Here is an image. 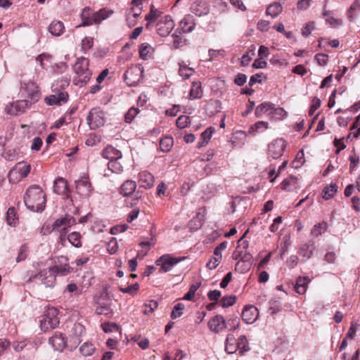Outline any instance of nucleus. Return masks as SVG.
I'll list each match as a JSON object with an SVG mask.
<instances>
[{"label": "nucleus", "mask_w": 360, "mask_h": 360, "mask_svg": "<svg viewBox=\"0 0 360 360\" xmlns=\"http://www.w3.org/2000/svg\"><path fill=\"white\" fill-rule=\"evenodd\" d=\"M72 271L68 258L61 256L57 258L56 264L37 273L32 274L30 280L38 281L46 288H53L56 283L57 276H65Z\"/></svg>", "instance_id": "1"}, {"label": "nucleus", "mask_w": 360, "mask_h": 360, "mask_svg": "<svg viewBox=\"0 0 360 360\" xmlns=\"http://www.w3.org/2000/svg\"><path fill=\"white\" fill-rule=\"evenodd\" d=\"M24 202L30 210L41 212L46 206V195L39 186L33 185L27 188L24 196Z\"/></svg>", "instance_id": "2"}, {"label": "nucleus", "mask_w": 360, "mask_h": 360, "mask_svg": "<svg viewBox=\"0 0 360 360\" xmlns=\"http://www.w3.org/2000/svg\"><path fill=\"white\" fill-rule=\"evenodd\" d=\"M89 61L84 57H80L77 59L74 65V72L75 77L73 79V83L78 86H83L90 80L92 72L89 68Z\"/></svg>", "instance_id": "3"}, {"label": "nucleus", "mask_w": 360, "mask_h": 360, "mask_svg": "<svg viewBox=\"0 0 360 360\" xmlns=\"http://www.w3.org/2000/svg\"><path fill=\"white\" fill-rule=\"evenodd\" d=\"M59 324L58 310L54 307L49 308L40 320L41 329L46 332L55 328Z\"/></svg>", "instance_id": "4"}, {"label": "nucleus", "mask_w": 360, "mask_h": 360, "mask_svg": "<svg viewBox=\"0 0 360 360\" xmlns=\"http://www.w3.org/2000/svg\"><path fill=\"white\" fill-rule=\"evenodd\" d=\"M20 91L22 95L27 96V100H29V103L31 105L36 103L40 96L38 86L34 82L31 81L22 82Z\"/></svg>", "instance_id": "5"}, {"label": "nucleus", "mask_w": 360, "mask_h": 360, "mask_svg": "<svg viewBox=\"0 0 360 360\" xmlns=\"http://www.w3.org/2000/svg\"><path fill=\"white\" fill-rule=\"evenodd\" d=\"M143 68L140 66H132L129 68L124 75L126 83L131 86H136L142 79Z\"/></svg>", "instance_id": "6"}, {"label": "nucleus", "mask_w": 360, "mask_h": 360, "mask_svg": "<svg viewBox=\"0 0 360 360\" xmlns=\"http://www.w3.org/2000/svg\"><path fill=\"white\" fill-rule=\"evenodd\" d=\"M105 122V113L100 108H93L87 117V122L91 129H96L103 126Z\"/></svg>", "instance_id": "7"}, {"label": "nucleus", "mask_w": 360, "mask_h": 360, "mask_svg": "<svg viewBox=\"0 0 360 360\" xmlns=\"http://www.w3.org/2000/svg\"><path fill=\"white\" fill-rule=\"evenodd\" d=\"M183 259L184 258L182 257H173L169 255H165L155 261V264L161 266V271L167 272L171 271L175 265Z\"/></svg>", "instance_id": "8"}, {"label": "nucleus", "mask_w": 360, "mask_h": 360, "mask_svg": "<svg viewBox=\"0 0 360 360\" xmlns=\"http://www.w3.org/2000/svg\"><path fill=\"white\" fill-rule=\"evenodd\" d=\"M175 26L174 22L169 15H165L160 18L156 25L158 34L161 37H167L172 31Z\"/></svg>", "instance_id": "9"}, {"label": "nucleus", "mask_w": 360, "mask_h": 360, "mask_svg": "<svg viewBox=\"0 0 360 360\" xmlns=\"http://www.w3.org/2000/svg\"><path fill=\"white\" fill-rule=\"evenodd\" d=\"M29 100L23 99L13 102L6 106L5 111L10 115H18L25 112L31 104Z\"/></svg>", "instance_id": "10"}, {"label": "nucleus", "mask_w": 360, "mask_h": 360, "mask_svg": "<svg viewBox=\"0 0 360 360\" xmlns=\"http://www.w3.org/2000/svg\"><path fill=\"white\" fill-rule=\"evenodd\" d=\"M286 147V141L283 139H276L269 145L268 155L273 159L283 155Z\"/></svg>", "instance_id": "11"}, {"label": "nucleus", "mask_w": 360, "mask_h": 360, "mask_svg": "<svg viewBox=\"0 0 360 360\" xmlns=\"http://www.w3.org/2000/svg\"><path fill=\"white\" fill-rule=\"evenodd\" d=\"M76 191L82 197H89L92 192V187L87 178H82L75 182Z\"/></svg>", "instance_id": "12"}, {"label": "nucleus", "mask_w": 360, "mask_h": 360, "mask_svg": "<svg viewBox=\"0 0 360 360\" xmlns=\"http://www.w3.org/2000/svg\"><path fill=\"white\" fill-rule=\"evenodd\" d=\"M208 327L211 331L219 333L226 328L227 323L222 316L217 315L209 321Z\"/></svg>", "instance_id": "13"}, {"label": "nucleus", "mask_w": 360, "mask_h": 360, "mask_svg": "<svg viewBox=\"0 0 360 360\" xmlns=\"http://www.w3.org/2000/svg\"><path fill=\"white\" fill-rule=\"evenodd\" d=\"M75 224V219L70 215H66L65 217L58 219L54 221L53 224V229L56 230L62 228V233L60 234L62 237L63 234L65 233L68 228H70ZM62 240L63 238H61V240Z\"/></svg>", "instance_id": "14"}, {"label": "nucleus", "mask_w": 360, "mask_h": 360, "mask_svg": "<svg viewBox=\"0 0 360 360\" xmlns=\"http://www.w3.org/2000/svg\"><path fill=\"white\" fill-rule=\"evenodd\" d=\"M259 313L257 309L253 306H246L242 312V319L247 324L253 323L258 318Z\"/></svg>", "instance_id": "15"}, {"label": "nucleus", "mask_w": 360, "mask_h": 360, "mask_svg": "<svg viewBox=\"0 0 360 360\" xmlns=\"http://www.w3.org/2000/svg\"><path fill=\"white\" fill-rule=\"evenodd\" d=\"M98 306L96 308V312L101 315H111L112 314V309L111 308V300L110 299L99 298L96 301Z\"/></svg>", "instance_id": "16"}, {"label": "nucleus", "mask_w": 360, "mask_h": 360, "mask_svg": "<svg viewBox=\"0 0 360 360\" xmlns=\"http://www.w3.org/2000/svg\"><path fill=\"white\" fill-rule=\"evenodd\" d=\"M138 182L140 187L145 189L150 188L154 185V176L146 171L141 172L139 174Z\"/></svg>", "instance_id": "17"}, {"label": "nucleus", "mask_w": 360, "mask_h": 360, "mask_svg": "<svg viewBox=\"0 0 360 360\" xmlns=\"http://www.w3.org/2000/svg\"><path fill=\"white\" fill-rule=\"evenodd\" d=\"M53 191L58 195H64L66 198L70 197L67 181L61 177H58L55 180Z\"/></svg>", "instance_id": "18"}, {"label": "nucleus", "mask_w": 360, "mask_h": 360, "mask_svg": "<svg viewBox=\"0 0 360 360\" xmlns=\"http://www.w3.org/2000/svg\"><path fill=\"white\" fill-rule=\"evenodd\" d=\"M55 350L61 351L66 345L65 338L62 333H56L49 340Z\"/></svg>", "instance_id": "19"}, {"label": "nucleus", "mask_w": 360, "mask_h": 360, "mask_svg": "<svg viewBox=\"0 0 360 360\" xmlns=\"http://www.w3.org/2000/svg\"><path fill=\"white\" fill-rule=\"evenodd\" d=\"M68 95L66 92H60L57 94L51 95L45 98L46 103L49 105H60L68 101Z\"/></svg>", "instance_id": "20"}, {"label": "nucleus", "mask_w": 360, "mask_h": 360, "mask_svg": "<svg viewBox=\"0 0 360 360\" xmlns=\"http://www.w3.org/2000/svg\"><path fill=\"white\" fill-rule=\"evenodd\" d=\"M179 25L181 29L184 33L191 32L195 27V22L193 16L191 15H185L184 18L181 20Z\"/></svg>", "instance_id": "21"}, {"label": "nucleus", "mask_w": 360, "mask_h": 360, "mask_svg": "<svg viewBox=\"0 0 360 360\" xmlns=\"http://www.w3.org/2000/svg\"><path fill=\"white\" fill-rule=\"evenodd\" d=\"M300 187L299 179L295 176H290L283 181L281 188L288 191H292Z\"/></svg>", "instance_id": "22"}, {"label": "nucleus", "mask_w": 360, "mask_h": 360, "mask_svg": "<svg viewBox=\"0 0 360 360\" xmlns=\"http://www.w3.org/2000/svg\"><path fill=\"white\" fill-rule=\"evenodd\" d=\"M102 155L104 158L109 160V161L112 160L122 159V158L121 151L111 146H108L103 150Z\"/></svg>", "instance_id": "23"}, {"label": "nucleus", "mask_w": 360, "mask_h": 360, "mask_svg": "<svg viewBox=\"0 0 360 360\" xmlns=\"http://www.w3.org/2000/svg\"><path fill=\"white\" fill-rule=\"evenodd\" d=\"M136 188V181L132 180H127L120 186V193L123 196H129L135 193Z\"/></svg>", "instance_id": "24"}, {"label": "nucleus", "mask_w": 360, "mask_h": 360, "mask_svg": "<svg viewBox=\"0 0 360 360\" xmlns=\"http://www.w3.org/2000/svg\"><path fill=\"white\" fill-rule=\"evenodd\" d=\"M332 12L330 11H328L326 8V5L323 7L322 15L325 18L326 22L331 27H338L342 25V20L339 18H335L331 15Z\"/></svg>", "instance_id": "25"}, {"label": "nucleus", "mask_w": 360, "mask_h": 360, "mask_svg": "<svg viewBox=\"0 0 360 360\" xmlns=\"http://www.w3.org/2000/svg\"><path fill=\"white\" fill-rule=\"evenodd\" d=\"M49 32L55 37L62 35L65 31V26L61 21L53 20L49 26Z\"/></svg>", "instance_id": "26"}, {"label": "nucleus", "mask_w": 360, "mask_h": 360, "mask_svg": "<svg viewBox=\"0 0 360 360\" xmlns=\"http://www.w3.org/2000/svg\"><path fill=\"white\" fill-rule=\"evenodd\" d=\"M310 280L308 277H299L295 285L296 292L300 295H303L306 292L307 285Z\"/></svg>", "instance_id": "27"}, {"label": "nucleus", "mask_w": 360, "mask_h": 360, "mask_svg": "<svg viewBox=\"0 0 360 360\" xmlns=\"http://www.w3.org/2000/svg\"><path fill=\"white\" fill-rule=\"evenodd\" d=\"M202 96L201 83L199 81L193 82L189 94L190 99L200 98Z\"/></svg>", "instance_id": "28"}, {"label": "nucleus", "mask_w": 360, "mask_h": 360, "mask_svg": "<svg viewBox=\"0 0 360 360\" xmlns=\"http://www.w3.org/2000/svg\"><path fill=\"white\" fill-rule=\"evenodd\" d=\"M112 13L113 11L112 10L106 8H103L94 13L95 24L101 23L103 20L109 18Z\"/></svg>", "instance_id": "29"}, {"label": "nucleus", "mask_w": 360, "mask_h": 360, "mask_svg": "<svg viewBox=\"0 0 360 360\" xmlns=\"http://www.w3.org/2000/svg\"><path fill=\"white\" fill-rule=\"evenodd\" d=\"M268 127H269L268 122H264V121H259V122H257L255 124H254L249 128L248 133L250 134L255 135L257 133L262 132L264 130L268 129Z\"/></svg>", "instance_id": "30"}, {"label": "nucleus", "mask_w": 360, "mask_h": 360, "mask_svg": "<svg viewBox=\"0 0 360 360\" xmlns=\"http://www.w3.org/2000/svg\"><path fill=\"white\" fill-rule=\"evenodd\" d=\"M282 10L283 7L280 3H274L267 7L266 13V15L275 18L282 12Z\"/></svg>", "instance_id": "31"}, {"label": "nucleus", "mask_w": 360, "mask_h": 360, "mask_svg": "<svg viewBox=\"0 0 360 360\" xmlns=\"http://www.w3.org/2000/svg\"><path fill=\"white\" fill-rule=\"evenodd\" d=\"M179 74L183 79H188L191 77L195 70L192 68H188L184 62L179 63Z\"/></svg>", "instance_id": "32"}, {"label": "nucleus", "mask_w": 360, "mask_h": 360, "mask_svg": "<svg viewBox=\"0 0 360 360\" xmlns=\"http://www.w3.org/2000/svg\"><path fill=\"white\" fill-rule=\"evenodd\" d=\"M235 338L233 335L229 334L226 339L225 350L228 354L235 353L238 348V345L234 344Z\"/></svg>", "instance_id": "33"}, {"label": "nucleus", "mask_w": 360, "mask_h": 360, "mask_svg": "<svg viewBox=\"0 0 360 360\" xmlns=\"http://www.w3.org/2000/svg\"><path fill=\"white\" fill-rule=\"evenodd\" d=\"M191 11L198 16H202L207 15L209 12V9L205 5L203 4L200 5L197 2H194L191 7Z\"/></svg>", "instance_id": "34"}, {"label": "nucleus", "mask_w": 360, "mask_h": 360, "mask_svg": "<svg viewBox=\"0 0 360 360\" xmlns=\"http://www.w3.org/2000/svg\"><path fill=\"white\" fill-rule=\"evenodd\" d=\"M359 13H360V0H354L348 10V12H347L348 18L351 21H352L355 18L356 15Z\"/></svg>", "instance_id": "35"}, {"label": "nucleus", "mask_w": 360, "mask_h": 360, "mask_svg": "<svg viewBox=\"0 0 360 360\" xmlns=\"http://www.w3.org/2000/svg\"><path fill=\"white\" fill-rule=\"evenodd\" d=\"M13 168L18 171L22 178H25L31 170V166L24 162H18Z\"/></svg>", "instance_id": "36"}, {"label": "nucleus", "mask_w": 360, "mask_h": 360, "mask_svg": "<svg viewBox=\"0 0 360 360\" xmlns=\"http://www.w3.org/2000/svg\"><path fill=\"white\" fill-rule=\"evenodd\" d=\"M153 47L148 43L142 44L139 47V56L140 58L146 60L148 59L151 53L153 52Z\"/></svg>", "instance_id": "37"}, {"label": "nucleus", "mask_w": 360, "mask_h": 360, "mask_svg": "<svg viewBox=\"0 0 360 360\" xmlns=\"http://www.w3.org/2000/svg\"><path fill=\"white\" fill-rule=\"evenodd\" d=\"M273 104H271L269 103H263L256 108L255 114L257 117H260L264 113L273 110Z\"/></svg>", "instance_id": "38"}, {"label": "nucleus", "mask_w": 360, "mask_h": 360, "mask_svg": "<svg viewBox=\"0 0 360 360\" xmlns=\"http://www.w3.org/2000/svg\"><path fill=\"white\" fill-rule=\"evenodd\" d=\"M120 160L117 159L109 161L108 164L109 170L116 174L122 173L123 172V166L120 161Z\"/></svg>", "instance_id": "39"}, {"label": "nucleus", "mask_w": 360, "mask_h": 360, "mask_svg": "<svg viewBox=\"0 0 360 360\" xmlns=\"http://www.w3.org/2000/svg\"><path fill=\"white\" fill-rule=\"evenodd\" d=\"M338 186L335 184H331L329 186H326L323 191V198L328 200L334 196L337 193Z\"/></svg>", "instance_id": "40"}, {"label": "nucleus", "mask_w": 360, "mask_h": 360, "mask_svg": "<svg viewBox=\"0 0 360 360\" xmlns=\"http://www.w3.org/2000/svg\"><path fill=\"white\" fill-rule=\"evenodd\" d=\"M173 146V139L171 136H166L160 139V148L163 152H168Z\"/></svg>", "instance_id": "41"}, {"label": "nucleus", "mask_w": 360, "mask_h": 360, "mask_svg": "<svg viewBox=\"0 0 360 360\" xmlns=\"http://www.w3.org/2000/svg\"><path fill=\"white\" fill-rule=\"evenodd\" d=\"M51 58L52 57L51 55L44 53L37 56V60L43 68H47L49 64L51 63Z\"/></svg>", "instance_id": "42"}, {"label": "nucleus", "mask_w": 360, "mask_h": 360, "mask_svg": "<svg viewBox=\"0 0 360 360\" xmlns=\"http://www.w3.org/2000/svg\"><path fill=\"white\" fill-rule=\"evenodd\" d=\"M18 218L14 207H10L7 211L6 221L10 226H15L18 223Z\"/></svg>", "instance_id": "43"}, {"label": "nucleus", "mask_w": 360, "mask_h": 360, "mask_svg": "<svg viewBox=\"0 0 360 360\" xmlns=\"http://www.w3.org/2000/svg\"><path fill=\"white\" fill-rule=\"evenodd\" d=\"M68 239L73 246L76 248H79L82 246L81 235L79 232L71 233L68 235Z\"/></svg>", "instance_id": "44"}, {"label": "nucleus", "mask_w": 360, "mask_h": 360, "mask_svg": "<svg viewBox=\"0 0 360 360\" xmlns=\"http://www.w3.org/2000/svg\"><path fill=\"white\" fill-rule=\"evenodd\" d=\"M82 355L88 356H91L95 352V347L89 342H84L79 348Z\"/></svg>", "instance_id": "45"}, {"label": "nucleus", "mask_w": 360, "mask_h": 360, "mask_svg": "<svg viewBox=\"0 0 360 360\" xmlns=\"http://www.w3.org/2000/svg\"><path fill=\"white\" fill-rule=\"evenodd\" d=\"M326 228L327 224L326 222L319 223L313 226L311 233L314 236L317 237L324 232Z\"/></svg>", "instance_id": "46"}, {"label": "nucleus", "mask_w": 360, "mask_h": 360, "mask_svg": "<svg viewBox=\"0 0 360 360\" xmlns=\"http://www.w3.org/2000/svg\"><path fill=\"white\" fill-rule=\"evenodd\" d=\"M139 112V110L136 108L131 107L129 108L124 115L125 122L127 123H131Z\"/></svg>", "instance_id": "47"}, {"label": "nucleus", "mask_w": 360, "mask_h": 360, "mask_svg": "<svg viewBox=\"0 0 360 360\" xmlns=\"http://www.w3.org/2000/svg\"><path fill=\"white\" fill-rule=\"evenodd\" d=\"M184 309V305L181 303L176 304L171 313V317L173 319H176L183 314V311Z\"/></svg>", "instance_id": "48"}, {"label": "nucleus", "mask_w": 360, "mask_h": 360, "mask_svg": "<svg viewBox=\"0 0 360 360\" xmlns=\"http://www.w3.org/2000/svg\"><path fill=\"white\" fill-rule=\"evenodd\" d=\"M158 302L155 300H150L144 304V309L143 311L144 314L148 315L154 311L158 307Z\"/></svg>", "instance_id": "49"}, {"label": "nucleus", "mask_w": 360, "mask_h": 360, "mask_svg": "<svg viewBox=\"0 0 360 360\" xmlns=\"http://www.w3.org/2000/svg\"><path fill=\"white\" fill-rule=\"evenodd\" d=\"M176 124L178 128L184 129L190 124V117L186 115L179 116Z\"/></svg>", "instance_id": "50"}, {"label": "nucleus", "mask_w": 360, "mask_h": 360, "mask_svg": "<svg viewBox=\"0 0 360 360\" xmlns=\"http://www.w3.org/2000/svg\"><path fill=\"white\" fill-rule=\"evenodd\" d=\"M159 11L155 8L154 6L152 5L150 8V12L148 14H147L145 17L146 20L148 21V23L146 24V27H148L149 22L157 19Z\"/></svg>", "instance_id": "51"}, {"label": "nucleus", "mask_w": 360, "mask_h": 360, "mask_svg": "<svg viewBox=\"0 0 360 360\" xmlns=\"http://www.w3.org/2000/svg\"><path fill=\"white\" fill-rule=\"evenodd\" d=\"M28 247L27 245H22L20 246L18 252V257H16V262H20L23 261L27 257Z\"/></svg>", "instance_id": "52"}, {"label": "nucleus", "mask_w": 360, "mask_h": 360, "mask_svg": "<svg viewBox=\"0 0 360 360\" xmlns=\"http://www.w3.org/2000/svg\"><path fill=\"white\" fill-rule=\"evenodd\" d=\"M8 180L11 183H16L20 181L22 177H21L20 174L18 171H15L13 168H12L8 174Z\"/></svg>", "instance_id": "53"}, {"label": "nucleus", "mask_w": 360, "mask_h": 360, "mask_svg": "<svg viewBox=\"0 0 360 360\" xmlns=\"http://www.w3.org/2000/svg\"><path fill=\"white\" fill-rule=\"evenodd\" d=\"M103 330L105 333L118 332L120 327L115 323H105L102 324Z\"/></svg>", "instance_id": "54"}, {"label": "nucleus", "mask_w": 360, "mask_h": 360, "mask_svg": "<svg viewBox=\"0 0 360 360\" xmlns=\"http://www.w3.org/2000/svg\"><path fill=\"white\" fill-rule=\"evenodd\" d=\"M314 248L309 249V245L307 244L304 245L300 249V255L307 259L310 258L313 255Z\"/></svg>", "instance_id": "55"}, {"label": "nucleus", "mask_w": 360, "mask_h": 360, "mask_svg": "<svg viewBox=\"0 0 360 360\" xmlns=\"http://www.w3.org/2000/svg\"><path fill=\"white\" fill-rule=\"evenodd\" d=\"M251 266L252 265H250V263H245L243 262L238 261L236 264L235 269L240 273H245L250 269Z\"/></svg>", "instance_id": "56"}, {"label": "nucleus", "mask_w": 360, "mask_h": 360, "mask_svg": "<svg viewBox=\"0 0 360 360\" xmlns=\"http://www.w3.org/2000/svg\"><path fill=\"white\" fill-rule=\"evenodd\" d=\"M18 155V150L15 148L7 149L4 153V157L7 160L13 161L15 160Z\"/></svg>", "instance_id": "57"}, {"label": "nucleus", "mask_w": 360, "mask_h": 360, "mask_svg": "<svg viewBox=\"0 0 360 360\" xmlns=\"http://www.w3.org/2000/svg\"><path fill=\"white\" fill-rule=\"evenodd\" d=\"M314 22H309L307 23L305 26H304L302 29V34L305 37H308L311 34L312 30H314Z\"/></svg>", "instance_id": "58"}, {"label": "nucleus", "mask_w": 360, "mask_h": 360, "mask_svg": "<svg viewBox=\"0 0 360 360\" xmlns=\"http://www.w3.org/2000/svg\"><path fill=\"white\" fill-rule=\"evenodd\" d=\"M139 288V284L134 283L125 288L120 287V290L124 293L134 295Z\"/></svg>", "instance_id": "59"}, {"label": "nucleus", "mask_w": 360, "mask_h": 360, "mask_svg": "<svg viewBox=\"0 0 360 360\" xmlns=\"http://www.w3.org/2000/svg\"><path fill=\"white\" fill-rule=\"evenodd\" d=\"M108 251L110 254H115L118 250L117 241L115 238H112L107 245Z\"/></svg>", "instance_id": "60"}, {"label": "nucleus", "mask_w": 360, "mask_h": 360, "mask_svg": "<svg viewBox=\"0 0 360 360\" xmlns=\"http://www.w3.org/2000/svg\"><path fill=\"white\" fill-rule=\"evenodd\" d=\"M236 297L234 295L225 297L221 300V305L222 307L226 308L232 306L236 302Z\"/></svg>", "instance_id": "61"}, {"label": "nucleus", "mask_w": 360, "mask_h": 360, "mask_svg": "<svg viewBox=\"0 0 360 360\" xmlns=\"http://www.w3.org/2000/svg\"><path fill=\"white\" fill-rule=\"evenodd\" d=\"M94 44V40L91 37H85L82 41V49L86 52L89 49H90Z\"/></svg>", "instance_id": "62"}, {"label": "nucleus", "mask_w": 360, "mask_h": 360, "mask_svg": "<svg viewBox=\"0 0 360 360\" xmlns=\"http://www.w3.org/2000/svg\"><path fill=\"white\" fill-rule=\"evenodd\" d=\"M214 132V129L213 127H209L201 134V136L206 143L209 142Z\"/></svg>", "instance_id": "63"}, {"label": "nucleus", "mask_w": 360, "mask_h": 360, "mask_svg": "<svg viewBox=\"0 0 360 360\" xmlns=\"http://www.w3.org/2000/svg\"><path fill=\"white\" fill-rule=\"evenodd\" d=\"M328 56L324 53H317L315 56V60L321 66H324L327 64Z\"/></svg>", "instance_id": "64"}]
</instances>
